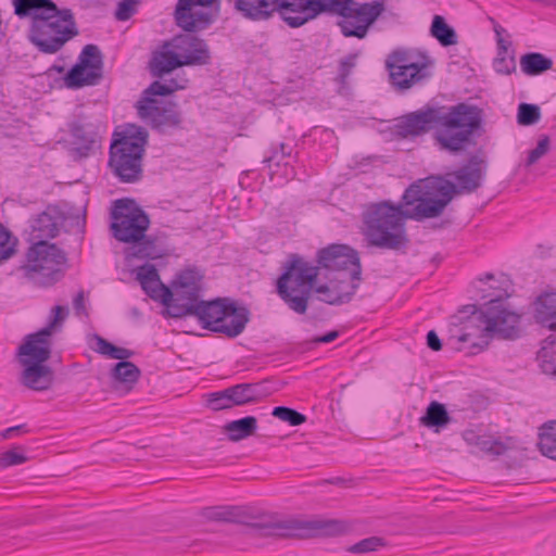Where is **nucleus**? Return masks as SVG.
<instances>
[{
  "label": "nucleus",
  "mask_w": 556,
  "mask_h": 556,
  "mask_svg": "<svg viewBox=\"0 0 556 556\" xmlns=\"http://www.w3.org/2000/svg\"><path fill=\"white\" fill-rule=\"evenodd\" d=\"M78 35L71 9H55L35 24L28 25L27 39L45 54L59 52L66 42Z\"/></svg>",
  "instance_id": "obj_11"
},
{
  "label": "nucleus",
  "mask_w": 556,
  "mask_h": 556,
  "mask_svg": "<svg viewBox=\"0 0 556 556\" xmlns=\"http://www.w3.org/2000/svg\"><path fill=\"white\" fill-rule=\"evenodd\" d=\"M18 448L7 451L0 454V467L7 468L15 465L23 464L27 460V457L17 451Z\"/></svg>",
  "instance_id": "obj_51"
},
{
  "label": "nucleus",
  "mask_w": 556,
  "mask_h": 556,
  "mask_svg": "<svg viewBox=\"0 0 556 556\" xmlns=\"http://www.w3.org/2000/svg\"><path fill=\"white\" fill-rule=\"evenodd\" d=\"M141 0H122L118 2L114 16L117 21H127L136 12Z\"/></svg>",
  "instance_id": "obj_47"
},
{
  "label": "nucleus",
  "mask_w": 556,
  "mask_h": 556,
  "mask_svg": "<svg viewBox=\"0 0 556 556\" xmlns=\"http://www.w3.org/2000/svg\"><path fill=\"white\" fill-rule=\"evenodd\" d=\"M21 382L34 391H46L53 382V371L45 363L21 364Z\"/></svg>",
  "instance_id": "obj_24"
},
{
  "label": "nucleus",
  "mask_w": 556,
  "mask_h": 556,
  "mask_svg": "<svg viewBox=\"0 0 556 556\" xmlns=\"http://www.w3.org/2000/svg\"><path fill=\"white\" fill-rule=\"evenodd\" d=\"M223 318L222 325L229 326L235 323V315L243 317V326L242 331L245 329L247 324L250 320V311L244 306H237L235 302H231V304L228 306L226 314Z\"/></svg>",
  "instance_id": "obj_46"
},
{
  "label": "nucleus",
  "mask_w": 556,
  "mask_h": 556,
  "mask_svg": "<svg viewBox=\"0 0 556 556\" xmlns=\"http://www.w3.org/2000/svg\"><path fill=\"white\" fill-rule=\"evenodd\" d=\"M549 150V138L548 136H542L536 147L529 152L527 166L535 164L541 157H543Z\"/></svg>",
  "instance_id": "obj_50"
},
{
  "label": "nucleus",
  "mask_w": 556,
  "mask_h": 556,
  "mask_svg": "<svg viewBox=\"0 0 556 556\" xmlns=\"http://www.w3.org/2000/svg\"><path fill=\"white\" fill-rule=\"evenodd\" d=\"M144 292L153 300L161 301L166 307L168 306V301L173 298L172 289L164 286L160 278L151 283H141Z\"/></svg>",
  "instance_id": "obj_39"
},
{
  "label": "nucleus",
  "mask_w": 556,
  "mask_h": 556,
  "mask_svg": "<svg viewBox=\"0 0 556 556\" xmlns=\"http://www.w3.org/2000/svg\"><path fill=\"white\" fill-rule=\"evenodd\" d=\"M188 83L185 73L176 78L153 81L136 104L139 117L157 129L178 126L181 117L177 105L172 101L160 100L156 96L172 94L176 90L185 89Z\"/></svg>",
  "instance_id": "obj_8"
},
{
  "label": "nucleus",
  "mask_w": 556,
  "mask_h": 556,
  "mask_svg": "<svg viewBox=\"0 0 556 556\" xmlns=\"http://www.w3.org/2000/svg\"><path fill=\"white\" fill-rule=\"evenodd\" d=\"M24 427H25L24 425H20V426H14V427H10V428L5 429L2 432V438L9 439L12 435L18 433L22 429H24Z\"/></svg>",
  "instance_id": "obj_61"
},
{
  "label": "nucleus",
  "mask_w": 556,
  "mask_h": 556,
  "mask_svg": "<svg viewBox=\"0 0 556 556\" xmlns=\"http://www.w3.org/2000/svg\"><path fill=\"white\" fill-rule=\"evenodd\" d=\"M132 355L134 352L131 350L114 345L110 358L121 359V362H127L126 359H128Z\"/></svg>",
  "instance_id": "obj_57"
},
{
  "label": "nucleus",
  "mask_w": 556,
  "mask_h": 556,
  "mask_svg": "<svg viewBox=\"0 0 556 556\" xmlns=\"http://www.w3.org/2000/svg\"><path fill=\"white\" fill-rule=\"evenodd\" d=\"M66 253L49 241L34 242L27 249L25 261L18 270L39 287H50L64 276Z\"/></svg>",
  "instance_id": "obj_12"
},
{
  "label": "nucleus",
  "mask_w": 556,
  "mask_h": 556,
  "mask_svg": "<svg viewBox=\"0 0 556 556\" xmlns=\"http://www.w3.org/2000/svg\"><path fill=\"white\" fill-rule=\"evenodd\" d=\"M202 285H172L173 298L168 301V313L176 318L175 311H182L185 307L198 304L201 300Z\"/></svg>",
  "instance_id": "obj_25"
},
{
  "label": "nucleus",
  "mask_w": 556,
  "mask_h": 556,
  "mask_svg": "<svg viewBox=\"0 0 556 556\" xmlns=\"http://www.w3.org/2000/svg\"><path fill=\"white\" fill-rule=\"evenodd\" d=\"M339 337V332L337 330L330 331L324 336L317 337L313 340L314 343H330L334 341Z\"/></svg>",
  "instance_id": "obj_59"
},
{
  "label": "nucleus",
  "mask_w": 556,
  "mask_h": 556,
  "mask_svg": "<svg viewBox=\"0 0 556 556\" xmlns=\"http://www.w3.org/2000/svg\"><path fill=\"white\" fill-rule=\"evenodd\" d=\"M103 76V56L98 46L87 45L83 48L77 63L64 76V84L70 89L96 86Z\"/></svg>",
  "instance_id": "obj_17"
},
{
  "label": "nucleus",
  "mask_w": 556,
  "mask_h": 556,
  "mask_svg": "<svg viewBox=\"0 0 556 556\" xmlns=\"http://www.w3.org/2000/svg\"><path fill=\"white\" fill-rule=\"evenodd\" d=\"M402 200L403 204L399 205L384 201L368 207L364 215V236L369 245L392 251L406 249L409 243L406 220L435 217L419 212L429 204L417 182L405 190Z\"/></svg>",
  "instance_id": "obj_1"
},
{
  "label": "nucleus",
  "mask_w": 556,
  "mask_h": 556,
  "mask_svg": "<svg viewBox=\"0 0 556 556\" xmlns=\"http://www.w3.org/2000/svg\"><path fill=\"white\" fill-rule=\"evenodd\" d=\"M206 517L214 521L247 526L251 530V534L257 538L339 536L352 529L350 522L340 519H264L239 506L211 507L206 511Z\"/></svg>",
  "instance_id": "obj_2"
},
{
  "label": "nucleus",
  "mask_w": 556,
  "mask_h": 556,
  "mask_svg": "<svg viewBox=\"0 0 556 556\" xmlns=\"http://www.w3.org/2000/svg\"><path fill=\"white\" fill-rule=\"evenodd\" d=\"M349 0H235V9L253 21L269 18L274 13L290 27H300L320 13L334 15Z\"/></svg>",
  "instance_id": "obj_5"
},
{
  "label": "nucleus",
  "mask_w": 556,
  "mask_h": 556,
  "mask_svg": "<svg viewBox=\"0 0 556 556\" xmlns=\"http://www.w3.org/2000/svg\"><path fill=\"white\" fill-rule=\"evenodd\" d=\"M538 361L544 374L556 377V332L543 341L538 352Z\"/></svg>",
  "instance_id": "obj_33"
},
{
  "label": "nucleus",
  "mask_w": 556,
  "mask_h": 556,
  "mask_svg": "<svg viewBox=\"0 0 556 556\" xmlns=\"http://www.w3.org/2000/svg\"><path fill=\"white\" fill-rule=\"evenodd\" d=\"M113 346H114V344H112L111 342H109L104 338H102L100 336H96V346L93 348V350L97 353L110 357L111 353H112V350H113Z\"/></svg>",
  "instance_id": "obj_55"
},
{
  "label": "nucleus",
  "mask_w": 556,
  "mask_h": 556,
  "mask_svg": "<svg viewBox=\"0 0 556 556\" xmlns=\"http://www.w3.org/2000/svg\"><path fill=\"white\" fill-rule=\"evenodd\" d=\"M114 380L123 383H135L140 377V369L130 362H119L112 369Z\"/></svg>",
  "instance_id": "obj_38"
},
{
  "label": "nucleus",
  "mask_w": 556,
  "mask_h": 556,
  "mask_svg": "<svg viewBox=\"0 0 556 556\" xmlns=\"http://www.w3.org/2000/svg\"><path fill=\"white\" fill-rule=\"evenodd\" d=\"M15 254V240L11 231L0 223V265Z\"/></svg>",
  "instance_id": "obj_41"
},
{
  "label": "nucleus",
  "mask_w": 556,
  "mask_h": 556,
  "mask_svg": "<svg viewBox=\"0 0 556 556\" xmlns=\"http://www.w3.org/2000/svg\"><path fill=\"white\" fill-rule=\"evenodd\" d=\"M100 125L87 116H78L68 124L71 143L80 157L94 152L99 142Z\"/></svg>",
  "instance_id": "obj_19"
},
{
  "label": "nucleus",
  "mask_w": 556,
  "mask_h": 556,
  "mask_svg": "<svg viewBox=\"0 0 556 556\" xmlns=\"http://www.w3.org/2000/svg\"><path fill=\"white\" fill-rule=\"evenodd\" d=\"M481 125V112L477 106L458 103L447 111L443 108H427L407 114L397 124V132L403 137L419 136L437 126L444 128L438 134L441 149L458 152Z\"/></svg>",
  "instance_id": "obj_3"
},
{
  "label": "nucleus",
  "mask_w": 556,
  "mask_h": 556,
  "mask_svg": "<svg viewBox=\"0 0 556 556\" xmlns=\"http://www.w3.org/2000/svg\"><path fill=\"white\" fill-rule=\"evenodd\" d=\"M291 153L292 147L281 142L278 148H273L271 154L265 159V162H276V164H279L285 157L290 156Z\"/></svg>",
  "instance_id": "obj_53"
},
{
  "label": "nucleus",
  "mask_w": 556,
  "mask_h": 556,
  "mask_svg": "<svg viewBox=\"0 0 556 556\" xmlns=\"http://www.w3.org/2000/svg\"><path fill=\"white\" fill-rule=\"evenodd\" d=\"M73 306L77 316H87L84 291H79L73 300Z\"/></svg>",
  "instance_id": "obj_56"
},
{
  "label": "nucleus",
  "mask_w": 556,
  "mask_h": 556,
  "mask_svg": "<svg viewBox=\"0 0 556 556\" xmlns=\"http://www.w3.org/2000/svg\"><path fill=\"white\" fill-rule=\"evenodd\" d=\"M189 21L193 20V25L188 21L181 22L180 16L177 14V7L174 11V20L176 25L188 33H195L207 28L215 20V14L208 9H201L200 7H190ZM188 15V12H187Z\"/></svg>",
  "instance_id": "obj_28"
},
{
  "label": "nucleus",
  "mask_w": 556,
  "mask_h": 556,
  "mask_svg": "<svg viewBox=\"0 0 556 556\" xmlns=\"http://www.w3.org/2000/svg\"><path fill=\"white\" fill-rule=\"evenodd\" d=\"M271 415L282 421L289 422L291 426H300L306 421L305 415L286 406L275 407Z\"/></svg>",
  "instance_id": "obj_44"
},
{
  "label": "nucleus",
  "mask_w": 556,
  "mask_h": 556,
  "mask_svg": "<svg viewBox=\"0 0 556 556\" xmlns=\"http://www.w3.org/2000/svg\"><path fill=\"white\" fill-rule=\"evenodd\" d=\"M277 280V293L290 309L304 314L311 293L315 291L319 266L312 265L299 254H290Z\"/></svg>",
  "instance_id": "obj_9"
},
{
  "label": "nucleus",
  "mask_w": 556,
  "mask_h": 556,
  "mask_svg": "<svg viewBox=\"0 0 556 556\" xmlns=\"http://www.w3.org/2000/svg\"><path fill=\"white\" fill-rule=\"evenodd\" d=\"M68 316V307L56 305L51 309L50 321L46 327L40 329L41 331H47L49 337L60 330L62 328L63 323Z\"/></svg>",
  "instance_id": "obj_42"
},
{
  "label": "nucleus",
  "mask_w": 556,
  "mask_h": 556,
  "mask_svg": "<svg viewBox=\"0 0 556 556\" xmlns=\"http://www.w3.org/2000/svg\"><path fill=\"white\" fill-rule=\"evenodd\" d=\"M318 266L334 271L341 282L362 280L358 253L344 244H332L318 252Z\"/></svg>",
  "instance_id": "obj_16"
},
{
  "label": "nucleus",
  "mask_w": 556,
  "mask_h": 556,
  "mask_svg": "<svg viewBox=\"0 0 556 556\" xmlns=\"http://www.w3.org/2000/svg\"><path fill=\"white\" fill-rule=\"evenodd\" d=\"M166 47L174 48L185 65H206L211 62L206 41L191 34L175 36L166 42Z\"/></svg>",
  "instance_id": "obj_18"
},
{
  "label": "nucleus",
  "mask_w": 556,
  "mask_h": 556,
  "mask_svg": "<svg viewBox=\"0 0 556 556\" xmlns=\"http://www.w3.org/2000/svg\"><path fill=\"white\" fill-rule=\"evenodd\" d=\"M384 11L386 0H349L334 15L340 17L338 26L344 37L363 39Z\"/></svg>",
  "instance_id": "obj_14"
},
{
  "label": "nucleus",
  "mask_w": 556,
  "mask_h": 556,
  "mask_svg": "<svg viewBox=\"0 0 556 556\" xmlns=\"http://www.w3.org/2000/svg\"><path fill=\"white\" fill-rule=\"evenodd\" d=\"M495 33L497 35V53L507 54L508 52V42H506L502 37L500 31L495 28Z\"/></svg>",
  "instance_id": "obj_60"
},
{
  "label": "nucleus",
  "mask_w": 556,
  "mask_h": 556,
  "mask_svg": "<svg viewBox=\"0 0 556 556\" xmlns=\"http://www.w3.org/2000/svg\"><path fill=\"white\" fill-rule=\"evenodd\" d=\"M148 142V131L131 126L122 132H115L110 147L109 167L125 184H134L142 178V157Z\"/></svg>",
  "instance_id": "obj_7"
},
{
  "label": "nucleus",
  "mask_w": 556,
  "mask_h": 556,
  "mask_svg": "<svg viewBox=\"0 0 556 556\" xmlns=\"http://www.w3.org/2000/svg\"><path fill=\"white\" fill-rule=\"evenodd\" d=\"M207 406L212 410L216 412L232 408L233 405L227 388L222 391L210 393L207 395Z\"/></svg>",
  "instance_id": "obj_45"
},
{
  "label": "nucleus",
  "mask_w": 556,
  "mask_h": 556,
  "mask_svg": "<svg viewBox=\"0 0 556 556\" xmlns=\"http://www.w3.org/2000/svg\"><path fill=\"white\" fill-rule=\"evenodd\" d=\"M202 279L203 275L197 268H187L177 274L172 285H202Z\"/></svg>",
  "instance_id": "obj_48"
},
{
  "label": "nucleus",
  "mask_w": 556,
  "mask_h": 556,
  "mask_svg": "<svg viewBox=\"0 0 556 556\" xmlns=\"http://www.w3.org/2000/svg\"><path fill=\"white\" fill-rule=\"evenodd\" d=\"M157 278H160V276L154 265L147 264L138 268L137 279L140 285L155 282Z\"/></svg>",
  "instance_id": "obj_52"
},
{
  "label": "nucleus",
  "mask_w": 556,
  "mask_h": 556,
  "mask_svg": "<svg viewBox=\"0 0 556 556\" xmlns=\"http://www.w3.org/2000/svg\"><path fill=\"white\" fill-rule=\"evenodd\" d=\"M359 282L357 280L341 282L339 276H333L329 283L315 287V292L319 294L318 299L320 301L330 305H341L352 300Z\"/></svg>",
  "instance_id": "obj_21"
},
{
  "label": "nucleus",
  "mask_w": 556,
  "mask_h": 556,
  "mask_svg": "<svg viewBox=\"0 0 556 556\" xmlns=\"http://www.w3.org/2000/svg\"><path fill=\"white\" fill-rule=\"evenodd\" d=\"M492 278H493V275H492V274H486V275H485V279H488V280H489V279H492Z\"/></svg>",
  "instance_id": "obj_62"
},
{
  "label": "nucleus",
  "mask_w": 556,
  "mask_h": 556,
  "mask_svg": "<svg viewBox=\"0 0 556 556\" xmlns=\"http://www.w3.org/2000/svg\"><path fill=\"white\" fill-rule=\"evenodd\" d=\"M465 440L476 445L480 451L491 455H502L506 452V445L490 435H478L472 431L465 434Z\"/></svg>",
  "instance_id": "obj_34"
},
{
  "label": "nucleus",
  "mask_w": 556,
  "mask_h": 556,
  "mask_svg": "<svg viewBox=\"0 0 556 556\" xmlns=\"http://www.w3.org/2000/svg\"><path fill=\"white\" fill-rule=\"evenodd\" d=\"M430 33L443 47L457 43V35L455 30L447 25L444 17L441 15H434Z\"/></svg>",
  "instance_id": "obj_35"
},
{
  "label": "nucleus",
  "mask_w": 556,
  "mask_h": 556,
  "mask_svg": "<svg viewBox=\"0 0 556 556\" xmlns=\"http://www.w3.org/2000/svg\"><path fill=\"white\" fill-rule=\"evenodd\" d=\"M14 14L20 20H27L28 25L35 24L59 7L52 0H11Z\"/></svg>",
  "instance_id": "obj_22"
},
{
  "label": "nucleus",
  "mask_w": 556,
  "mask_h": 556,
  "mask_svg": "<svg viewBox=\"0 0 556 556\" xmlns=\"http://www.w3.org/2000/svg\"><path fill=\"white\" fill-rule=\"evenodd\" d=\"M185 66L180 61L174 48L163 45L162 50L155 52L150 62V68L153 76L164 78L166 74L172 73L174 70Z\"/></svg>",
  "instance_id": "obj_27"
},
{
  "label": "nucleus",
  "mask_w": 556,
  "mask_h": 556,
  "mask_svg": "<svg viewBox=\"0 0 556 556\" xmlns=\"http://www.w3.org/2000/svg\"><path fill=\"white\" fill-rule=\"evenodd\" d=\"M494 70L504 75H508L516 70V61L514 55L497 53L493 63Z\"/></svg>",
  "instance_id": "obj_49"
},
{
  "label": "nucleus",
  "mask_w": 556,
  "mask_h": 556,
  "mask_svg": "<svg viewBox=\"0 0 556 556\" xmlns=\"http://www.w3.org/2000/svg\"><path fill=\"white\" fill-rule=\"evenodd\" d=\"M233 407L256 403L271 394L267 381L257 383H239L227 388Z\"/></svg>",
  "instance_id": "obj_23"
},
{
  "label": "nucleus",
  "mask_w": 556,
  "mask_h": 556,
  "mask_svg": "<svg viewBox=\"0 0 556 556\" xmlns=\"http://www.w3.org/2000/svg\"><path fill=\"white\" fill-rule=\"evenodd\" d=\"M190 7H200L201 9H208L214 12L215 17L219 12L220 0H178L177 1V14L180 16L181 22L188 21L193 25V20L189 21V14L187 12L191 10Z\"/></svg>",
  "instance_id": "obj_37"
},
{
  "label": "nucleus",
  "mask_w": 556,
  "mask_h": 556,
  "mask_svg": "<svg viewBox=\"0 0 556 556\" xmlns=\"http://www.w3.org/2000/svg\"><path fill=\"white\" fill-rule=\"evenodd\" d=\"M534 317L543 327L556 330V292L545 293L538 298Z\"/></svg>",
  "instance_id": "obj_29"
},
{
  "label": "nucleus",
  "mask_w": 556,
  "mask_h": 556,
  "mask_svg": "<svg viewBox=\"0 0 556 556\" xmlns=\"http://www.w3.org/2000/svg\"><path fill=\"white\" fill-rule=\"evenodd\" d=\"M111 229L113 236L121 242L138 243L134 247V255L139 258H153L152 242L142 241L149 228L150 219L135 200L124 198L114 201L111 212Z\"/></svg>",
  "instance_id": "obj_10"
},
{
  "label": "nucleus",
  "mask_w": 556,
  "mask_h": 556,
  "mask_svg": "<svg viewBox=\"0 0 556 556\" xmlns=\"http://www.w3.org/2000/svg\"><path fill=\"white\" fill-rule=\"evenodd\" d=\"M451 421L445 406L437 401L431 402L425 415L420 418V424L427 428H434L439 432L441 428L447 426Z\"/></svg>",
  "instance_id": "obj_31"
},
{
  "label": "nucleus",
  "mask_w": 556,
  "mask_h": 556,
  "mask_svg": "<svg viewBox=\"0 0 556 556\" xmlns=\"http://www.w3.org/2000/svg\"><path fill=\"white\" fill-rule=\"evenodd\" d=\"M356 65V54H350L344 60L340 62V76L342 79H345L352 68Z\"/></svg>",
  "instance_id": "obj_54"
},
{
  "label": "nucleus",
  "mask_w": 556,
  "mask_h": 556,
  "mask_svg": "<svg viewBox=\"0 0 556 556\" xmlns=\"http://www.w3.org/2000/svg\"><path fill=\"white\" fill-rule=\"evenodd\" d=\"M231 302L232 301L226 298H218L212 301L201 300L195 305L185 307L182 311H175L176 318L194 316L199 319L204 329L223 333L228 338H236L242 333L243 317L235 315L233 324L229 326L222 325L223 318L226 316L225 314Z\"/></svg>",
  "instance_id": "obj_15"
},
{
  "label": "nucleus",
  "mask_w": 556,
  "mask_h": 556,
  "mask_svg": "<svg viewBox=\"0 0 556 556\" xmlns=\"http://www.w3.org/2000/svg\"><path fill=\"white\" fill-rule=\"evenodd\" d=\"M520 67L526 75L536 76L551 70L553 61L540 52H530L521 56Z\"/></svg>",
  "instance_id": "obj_32"
},
{
  "label": "nucleus",
  "mask_w": 556,
  "mask_h": 556,
  "mask_svg": "<svg viewBox=\"0 0 556 556\" xmlns=\"http://www.w3.org/2000/svg\"><path fill=\"white\" fill-rule=\"evenodd\" d=\"M507 296L506 291L497 294L485 303L483 311L469 318L463 332L450 338L454 348L462 351L468 343L469 353L476 354L489 345L493 336L517 338L520 332V315L506 307L504 299Z\"/></svg>",
  "instance_id": "obj_4"
},
{
  "label": "nucleus",
  "mask_w": 556,
  "mask_h": 556,
  "mask_svg": "<svg viewBox=\"0 0 556 556\" xmlns=\"http://www.w3.org/2000/svg\"><path fill=\"white\" fill-rule=\"evenodd\" d=\"M387 545L386 541L380 536H369L361 540L349 548L354 554H365L376 552Z\"/></svg>",
  "instance_id": "obj_43"
},
{
  "label": "nucleus",
  "mask_w": 556,
  "mask_h": 556,
  "mask_svg": "<svg viewBox=\"0 0 556 556\" xmlns=\"http://www.w3.org/2000/svg\"><path fill=\"white\" fill-rule=\"evenodd\" d=\"M52 341L47 331L27 334L18 348L21 364L46 363L51 357Z\"/></svg>",
  "instance_id": "obj_20"
},
{
  "label": "nucleus",
  "mask_w": 556,
  "mask_h": 556,
  "mask_svg": "<svg viewBox=\"0 0 556 556\" xmlns=\"http://www.w3.org/2000/svg\"><path fill=\"white\" fill-rule=\"evenodd\" d=\"M538 445L544 456L556 460V420L541 428Z\"/></svg>",
  "instance_id": "obj_36"
},
{
  "label": "nucleus",
  "mask_w": 556,
  "mask_h": 556,
  "mask_svg": "<svg viewBox=\"0 0 556 556\" xmlns=\"http://www.w3.org/2000/svg\"><path fill=\"white\" fill-rule=\"evenodd\" d=\"M541 118V110L536 104L521 103L518 106L517 122L519 125L530 126Z\"/></svg>",
  "instance_id": "obj_40"
},
{
  "label": "nucleus",
  "mask_w": 556,
  "mask_h": 556,
  "mask_svg": "<svg viewBox=\"0 0 556 556\" xmlns=\"http://www.w3.org/2000/svg\"><path fill=\"white\" fill-rule=\"evenodd\" d=\"M62 224V218L53 215L50 208H48L33 219L30 225L31 239L35 240V242L53 239L59 235Z\"/></svg>",
  "instance_id": "obj_26"
},
{
  "label": "nucleus",
  "mask_w": 556,
  "mask_h": 556,
  "mask_svg": "<svg viewBox=\"0 0 556 556\" xmlns=\"http://www.w3.org/2000/svg\"><path fill=\"white\" fill-rule=\"evenodd\" d=\"M224 429L231 442H239L252 435L256 431L257 419L254 416H247L241 419L227 422Z\"/></svg>",
  "instance_id": "obj_30"
},
{
  "label": "nucleus",
  "mask_w": 556,
  "mask_h": 556,
  "mask_svg": "<svg viewBox=\"0 0 556 556\" xmlns=\"http://www.w3.org/2000/svg\"><path fill=\"white\" fill-rule=\"evenodd\" d=\"M433 66L434 60L420 51L395 50L386 61L391 84L401 91L428 80Z\"/></svg>",
  "instance_id": "obj_13"
},
{
  "label": "nucleus",
  "mask_w": 556,
  "mask_h": 556,
  "mask_svg": "<svg viewBox=\"0 0 556 556\" xmlns=\"http://www.w3.org/2000/svg\"><path fill=\"white\" fill-rule=\"evenodd\" d=\"M427 345L432 351H440L442 349V343L434 330H430L427 333Z\"/></svg>",
  "instance_id": "obj_58"
},
{
  "label": "nucleus",
  "mask_w": 556,
  "mask_h": 556,
  "mask_svg": "<svg viewBox=\"0 0 556 556\" xmlns=\"http://www.w3.org/2000/svg\"><path fill=\"white\" fill-rule=\"evenodd\" d=\"M485 166L483 161L473 156L467 164L451 174L457 185L441 176H430L417 181L429 206L420 212L425 216L439 217L454 195L472 193L482 186Z\"/></svg>",
  "instance_id": "obj_6"
}]
</instances>
